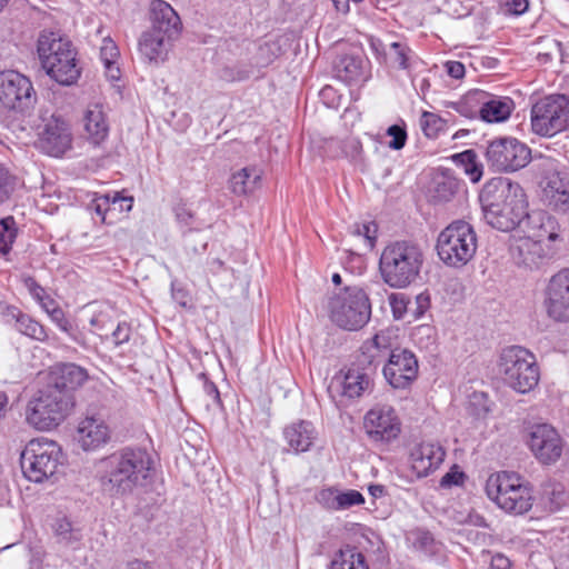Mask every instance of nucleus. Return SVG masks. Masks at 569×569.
I'll use <instances>...</instances> for the list:
<instances>
[{
  "label": "nucleus",
  "instance_id": "58",
  "mask_svg": "<svg viewBox=\"0 0 569 569\" xmlns=\"http://www.w3.org/2000/svg\"><path fill=\"white\" fill-rule=\"evenodd\" d=\"M447 72L455 79H461L465 76V66L459 61L447 62Z\"/></svg>",
  "mask_w": 569,
  "mask_h": 569
},
{
  "label": "nucleus",
  "instance_id": "64",
  "mask_svg": "<svg viewBox=\"0 0 569 569\" xmlns=\"http://www.w3.org/2000/svg\"><path fill=\"white\" fill-rule=\"evenodd\" d=\"M90 325L92 327L98 328L99 330H102L104 328L103 315L99 313V315L93 316L90 319Z\"/></svg>",
  "mask_w": 569,
  "mask_h": 569
},
{
  "label": "nucleus",
  "instance_id": "45",
  "mask_svg": "<svg viewBox=\"0 0 569 569\" xmlns=\"http://www.w3.org/2000/svg\"><path fill=\"white\" fill-rule=\"evenodd\" d=\"M351 232L355 236L362 237L366 246L371 248L377 238V224L375 222L355 224Z\"/></svg>",
  "mask_w": 569,
  "mask_h": 569
},
{
  "label": "nucleus",
  "instance_id": "7",
  "mask_svg": "<svg viewBox=\"0 0 569 569\" xmlns=\"http://www.w3.org/2000/svg\"><path fill=\"white\" fill-rule=\"evenodd\" d=\"M486 492L490 500L509 513L523 515L532 507L530 488L512 472L491 475L486 483Z\"/></svg>",
  "mask_w": 569,
  "mask_h": 569
},
{
  "label": "nucleus",
  "instance_id": "3",
  "mask_svg": "<svg viewBox=\"0 0 569 569\" xmlns=\"http://www.w3.org/2000/svg\"><path fill=\"white\" fill-rule=\"evenodd\" d=\"M423 262L425 253L418 243L398 240L382 250L379 270L386 284L395 289H403L419 278Z\"/></svg>",
  "mask_w": 569,
  "mask_h": 569
},
{
  "label": "nucleus",
  "instance_id": "62",
  "mask_svg": "<svg viewBox=\"0 0 569 569\" xmlns=\"http://www.w3.org/2000/svg\"><path fill=\"white\" fill-rule=\"evenodd\" d=\"M39 305L48 315L51 313L52 310L59 308V305L50 296H47L44 300Z\"/></svg>",
  "mask_w": 569,
  "mask_h": 569
},
{
  "label": "nucleus",
  "instance_id": "46",
  "mask_svg": "<svg viewBox=\"0 0 569 569\" xmlns=\"http://www.w3.org/2000/svg\"><path fill=\"white\" fill-rule=\"evenodd\" d=\"M365 502L363 496L353 489L347 491H339L338 507L339 510H346L353 506H358Z\"/></svg>",
  "mask_w": 569,
  "mask_h": 569
},
{
  "label": "nucleus",
  "instance_id": "39",
  "mask_svg": "<svg viewBox=\"0 0 569 569\" xmlns=\"http://www.w3.org/2000/svg\"><path fill=\"white\" fill-rule=\"evenodd\" d=\"M16 328L22 335L34 340L44 341L47 339L44 327L27 315L21 313L17 317Z\"/></svg>",
  "mask_w": 569,
  "mask_h": 569
},
{
  "label": "nucleus",
  "instance_id": "41",
  "mask_svg": "<svg viewBox=\"0 0 569 569\" xmlns=\"http://www.w3.org/2000/svg\"><path fill=\"white\" fill-rule=\"evenodd\" d=\"M16 222L12 217L0 221V253L7 254L17 237Z\"/></svg>",
  "mask_w": 569,
  "mask_h": 569
},
{
  "label": "nucleus",
  "instance_id": "50",
  "mask_svg": "<svg viewBox=\"0 0 569 569\" xmlns=\"http://www.w3.org/2000/svg\"><path fill=\"white\" fill-rule=\"evenodd\" d=\"M387 136L391 137V140L388 142L390 149L400 150L405 147L407 132L402 127L398 124L390 126L387 129Z\"/></svg>",
  "mask_w": 569,
  "mask_h": 569
},
{
  "label": "nucleus",
  "instance_id": "33",
  "mask_svg": "<svg viewBox=\"0 0 569 569\" xmlns=\"http://www.w3.org/2000/svg\"><path fill=\"white\" fill-rule=\"evenodd\" d=\"M261 184V170L256 167H246L234 172L229 180V188L236 196H246L254 192Z\"/></svg>",
  "mask_w": 569,
  "mask_h": 569
},
{
  "label": "nucleus",
  "instance_id": "38",
  "mask_svg": "<svg viewBox=\"0 0 569 569\" xmlns=\"http://www.w3.org/2000/svg\"><path fill=\"white\" fill-rule=\"evenodd\" d=\"M393 335L391 330H381L376 333L370 340H367L363 343V350L368 351H379L386 358L389 357L390 352L395 350L393 348Z\"/></svg>",
  "mask_w": 569,
  "mask_h": 569
},
{
  "label": "nucleus",
  "instance_id": "34",
  "mask_svg": "<svg viewBox=\"0 0 569 569\" xmlns=\"http://www.w3.org/2000/svg\"><path fill=\"white\" fill-rule=\"evenodd\" d=\"M51 529L58 543L71 549L80 547L83 538L82 531L80 528L74 527L66 516L54 518L51 522Z\"/></svg>",
  "mask_w": 569,
  "mask_h": 569
},
{
  "label": "nucleus",
  "instance_id": "60",
  "mask_svg": "<svg viewBox=\"0 0 569 569\" xmlns=\"http://www.w3.org/2000/svg\"><path fill=\"white\" fill-rule=\"evenodd\" d=\"M417 308L413 311L416 317L422 316L429 307V297L425 293H420L416 297Z\"/></svg>",
  "mask_w": 569,
  "mask_h": 569
},
{
  "label": "nucleus",
  "instance_id": "51",
  "mask_svg": "<svg viewBox=\"0 0 569 569\" xmlns=\"http://www.w3.org/2000/svg\"><path fill=\"white\" fill-rule=\"evenodd\" d=\"M48 316L50 317L51 321L53 323H56L61 331L68 333L76 341H78L77 338L73 337V335L71 332L72 326H71L70 321L67 319L64 311L60 307L56 310H52V312L49 313Z\"/></svg>",
  "mask_w": 569,
  "mask_h": 569
},
{
  "label": "nucleus",
  "instance_id": "6",
  "mask_svg": "<svg viewBox=\"0 0 569 569\" xmlns=\"http://www.w3.org/2000/svg\"><path fill=\"white\" fill-rule=\"evenodd\" d=\"M498 366L506 385L517 392H529L539 382L540 373L536 357L523 347L505 348Z\"/></svg>",
  "mask_w": 569,
  "mask_h": 569
},
{
  "label": "nucleus",
  "instance_id": "32",
  "mask_svg": "<svg viewBox=\"0 0 569 569\" xmlns=\"http://www.w3.org/2000/svg\"><path fill=\"white\" fill-rule=\"evenodd\" d=\"M371 48L378 53H383L392 67L410 71L413 62V51L403 42H391L388 48L380 41H372Z\"/></svg>",
  "mask_w": 569,
  "mask_h": 569
},
{
  "label": "nucleus",
  "instance_id": "49",
  "mask_svg": "<svg viewBox=\"0 0 569 569\" xmlns=\"http://www.w3.org/2000/svg\"><path fill=\"white\" fill-rule=\"evenodd\" d=\"M482 558L485 562H488L489 569H510L511 560L501 552H491L486 551L482 553Z\"/></svg>",
  "mask_w": 569,
  "mask_h": 569
},
{
  "label": "nucleus",
  "instance_id": "27",
  "mask_svg": "<svg viewBox=\"0 0 569 569\" xmlns=\"http://www.w3.org/2000/svg\"><path fill=\"white\" fill-rule=\"evenodd\" d=\"M87 378V371L80 366L63 363L51 371L48 386L57 388L68 396H73V391L81 387Z\"/></svg>",
  "mask_w": 569,
  "mask_h": 569
},
{
  "label": "nucleus",
  "instance_id": "8",
  "mask_svg": "<svg viewBox=\"0 0 569 569\" xmlns=\"http://www.w3.org/2000/svg\"><path fill=\"white\" fill-rule=\"evenodd\" d=\"M60 446L46 437L30 440L21 453V468L27 479L43 482L56 475L61 462Z\"/></svg>",
  "mask_w": 569,
  "mask_h": 569
},
{
  "label": "nucleus",
  "instance_id": "17",
  "mask_svg": "<svg viewBox=\"0 0 569 569\" xmlns=\"http://www.w3.org/2000/svg\"><path fill=\"white\" fill-rule=\"evenodd\" d=\"M72 146L71 127L60 116L51 114L44 119L42 129L39 131V147L49 156L61 157Z\"/></svg>",
  "mask_w": 569,
  "mask_h": 569
},
{
  "label": "nucleus",
  "instance_id": "55",
  "mask_svg": "<svg viewBox=\"0 0 569 569\" xmlns=\"http://www.w3.org/2000/svg\"><path fill=\"white\" fill-rule=\"evenodd\" d=\"M463 480V472L459 471L457 468H452L449 472H447L440 480V487L450 488L452 486H458Z\"/></svg>",
  "mask_w": 569,
  "mask_h": 569
},
{
  "label": "nucleus",
  "instance_id": "30",
  "mask_svg": "<svg viewBox=\"0 0 569 569\" xmlns=\"http://www.w3.org/2000/svg\"><path fill=\"white\" fill-rule=\"evenodd\" d=\"M150 30H157L171 36L180 31V18L173 8L163 0H152L150 3Z\"/></svg>",
  "mask_w": 569,
  "mask_h": 569
},
{
  "label": "nucleus",
  "instance_id": "12",
  "mask_svg": "<svg viewBox=\"0 0 569 569\" xmlns=\"http://www.w3.org/2000/svg\"><path fill=\"white\" fill-rule=\"evenodd\" d=\"M36 100V91L29 78L13 70L0 72V110L23 112Z\"/></svg>",
  "mask_w": 569,
  "mask_h": 569
},
{
  "label": "nucleus",
  "instance_id": "9",
  "mask_svg": "<svg viewBox=\"0 0 569 569\" xmlns=\"http://www.w3.org/2000/svg\"><path fill=\"white\" fill-rule=\"evenodd\" d=\"M331 320L347 330H358L370 319L371 305L362 288L348 287L328 302Z\"/></svg>",
  "mask_w": 569,
  "mask_h": 569
},
{
  "label": "nucleus",
  "instance_id": "21",
  "mask_svg": "<svg viewBox=\"0 0 569 569\" xmlns=\"http://www.w3.org/2000/svg\"><path fill=\"white\" fill-rule=\"evenodd\" d=\"M83 138L94 148L101 147L109 137L110 123L99 103L89 104L82 117Z\"/></svg>",
  "mask_w": 569,
  "mask_h": 569
},
{
  "label": "nucleus",
  "instance_id": "36",
  "mask_svg": "<svg viewBox=\"0 0 569 569\" xmlns=\"http://www.w3.org/2000/svg\"><path fill=\"white\" fill-rule=\"evenodd\" d=\"M329 569H369L366 557L356 548L347 547L335 555Z\"/></svg>",
  "mask_w": 569,
  "mask_h": 569
},
{
  "label": "nucleus",
  "instance_id": "37",
  "mask_svg": "<svg viewBox=\"0 0 569 569\" xmlns=\"http://www.w3.org/2000/svg\"><path fill=\"white\" fill-rule=\"evenodd\" d=\"M453 161L460 166L469 179L476 183L482 177V166L477 161V153L473 150H465L452 157Z\"/></svg>",
  "mask_w": 569,
  "mask_h": 569
},
{
  "label": "nucleus",
  "instance_id": "31",
  "mask_svg": "<svg viewBox=\"0 0 569 569\" xmlns=\"http://www.w3.org/2000/svg\"><path fill=\"white\" fill-rule=\"evenodd\" d=\"M100 40V59L106 68V74L110 80L120 78V69L117 66L119 50L109 32L103 27H99L93 36L92 41Z\"/></svg>",
  "mask_w": 569,
  "mask_h": 569
},
{
  "label": "nucleus",
  "instance_id": "15",
  "mask_svg": "<svg viewBox=\"0 0 569 569\" xmlns=\"http://www.w3.org/2000/svg\"><path fill=\"white\" fill-rule=\"evenodd\" d=\"M528 443L535 458L546 466L553 465L561 458L565 446L562 437L548 423L532 427Z\"/></svg>",
  "mask_w": 569,
  "mask_h": 569
},
{
  "label": "nucleus",
  "instance_id": "14",
  "mask_svg": "<svg viewBox=\"0 0 569 569\" xmlns=\"http://www.w3.org/2000/svg\"><path fill=\"white\" fill-rule=\"evenodd\" d=\"M419 365L416 355L408 350L396 348L389 355L383 366V376L395 389H407L417 379Z\"/></svg>",
  "mask_w": 569,
  "mask_h": 569
},
{
  "label": "nucleus",
  "instance_id": "25",
  "mask_svg": "<svg viewBox=\"0 0 569 569\" xmlns=\"http://www.w3.org/2000/svg\"><path fill=\"white\" fill-rule=\"evenodd\" d=\"M542 196L549 207L559 212H569V178L557 171L548 172L542 182Z\"/></svg>",
  "mask_w": 569,
  "mask_h": 569
},
{
  "label": "nucleus",
  "instance_id": "1",
  "mask_svg": "<svg viewBox=\"0 0 569 569\" xmlns=\"http://www.w3.org/2000/svg\"><path fill=\"white\" fill-rule=\"evenodd\" d=\"M153 465L146 449L126 447L99 461L98 482L109 497L122 498L150 483Z\"/></svg>",
  "mask_w": 569,
  "mask_h": 569
},
{
  "label": "nucleus",
  "instance_id": "57",
  "mask_svg": "<svg viewBox=\"0 0 569 569\" xmlns=\"http://www.w3.org/2000/svg\"><path fill=\"white\" fill-rule=\"evenodd\" d=\"M362 353V363H367L368 366H377L381 360L385 359L383 355L379 351H368L363 350V346L361 347Z\"/></svg>",
  "mask_w": 569,
  "mask_h": 569
},
{
  "label": "nucleus",
  "instance_id": "56",
  "mask_svg": "<svg viewBox=\"0 0 569 569\" xmlns=\"http://www.w3.org/2000/svg\"><path fill=\"white\" fill-rule=\"evenodd\" d=\"M130 327L128 323L122 322L117 326V328L112 331V339L116 346H120L124 342H128L130 339Z\"/></svg>",
  "mask_w": 569,
  "mask_h": 569
},
{
  "label": "nucleus",
  "instance_id": "52",
  "mask_svg": "<svg viewBox=\"0 0 569 569\" xmlns=\"http://www.w3.org/2000/svg\"><path fill=\"white\" fill-rule=\"evenodd\" d=\"M338 498L339 490L332 488L321 490L318 496L319 502L330 510H339Z\"/></svg>",
  "mask_w": 569,
  "mask_h": 569
},
{
  "label": "nucleus",
  "instance_id": "16",
  "mask_svg": "<svg viewBox=\"0 0 569 569\" xmlns=\"http://www.w3.org/2000/svg\"><path fill=\"white\" fill-rule=\"evenodd\" d=\"M365 429L372 441L389 443L400 435L401 422L391 406L380 405L366 413Z\"/></svg>",
  "mask_w": 569,
  "mask_h": 569
},
{
  "label": "nucleus",
  "instance_id": "53",
  "mask_svg": "<svg viewBox=\"0 0 569 569\" xmlns=\"http://www.w3.org/2000/svg\"><path fill=\"white\" fill-rule=\"evenodd\" d=\"M502 7L505 8L506 13L520 16L528 10L529 1L528 0H502Z\"/></svg>",
  "mask_w": 569,
  "mask_h": 569
},
{
  "label": "nucleus",
  "instance_id": "5",
  "mask_svg": "<svg viewBox=\"0 0 569 569\" xmlns=\"http://www.w3.org/2000/svg\"><path fill=\"white\" fill-rule=\"evenodd\" d=\"M478 242L472 226L463 220L448 224L437 238L439 259L448 267L462 268L475 257Z\"/></svg>",
  "mask_w": 569,
  "mask_h": 569
},
{
  "label": "nucleus",
  "instance_id": "26",
  "mask_svg": "<svg viewBox=\"0 0 569 569\" xmlns=\"http://www.w3.org/2000/svg\"><path fill=\"white\" fill-rule=\"evenodd\" d=\"M47 74L62 86L73 84L80 77L81 69L78 66L77 51L74 47L67 50L63 56L58 57L43 67Z\"/></svg>",
  "mask_w": 569,
  "mask_h": 569
},
{
  "label": "nucleus",
  "instance_id": "13",
  "mask_svg": "<svg viewBox=\"0 0 569 569\" xmlns=\"http://www.w3.org/2000/svg\"><path fill=\"white\" fill-rule=\"evenodd\" d=\"M510 98H489L483 91L470 92L462 102L457 103L456 110L465 117H473L477 112L486 122H502L512 111Z\"/></svg>",
  "mask_w": 569,
  "mask_h": 569
},
{
  "label": "nucleus",
  "instance_id": "19",
  "mask_svg": "<svg viewBox=\"0 0 569 569\" xmlns=\"http://www.w3.org/2000/svg\"><path fill=\"white\" fill-rule=\"evenodd\" d=\"M521 226L527 240L522 241L518 247L520 252L529 246L530 241H532L533 244H538L545 240L555 241L559 238L560 227L557 220L543 211L528 212Z\"/></svg>",
  "mask_w": 569,
  "mask_h": 569
},
{
  "label": "nucleus",
  "instance_id": "35",
  "mask_svg": "<svg viewBox=\"0 0 569 569\" xmlns=\"http://www.w3.org/2000/svg\"><path fill=\"white\" fill-rule=\"evenodd\" d=\"M118 202H127V207L121 206V210L130 211L132 209L133 198L122 197L119 192H114L112 197L110 194L98 196L91 201L89 209L100 218L101 222L107 223V216L111 211L117 210Z\"/></svg>",
  "mask_w": 569,
  "mask_h": 569
},
{
  "label": "nucleus",
  "instance_id": "2",
  "mask_svg": "<svg viewBox=\"0 0 569 569\" xmlns=\"http://www.w3.org/2000/svg\"><path fill=\"white\" fill-rule=\"evenodd\" d=\"M487 222L501 231L520 227L528 216V201L522 187L505 178L492 179L480 192Z\"/></svg>",
  "mask_w": 569,
  "mask_h": 569
},
{
  "label": "nucleus",
  "instance_id": "54",
  "mask_svg": "<svg viewBox=\"0 0 569 569\" xmlns=\"http://www.w3.org/2000/svg\"><path fill=\"white\" fill-rule=\"evenodd\" d=\"M23 283L32 298L39 303L48 296L46 290L32 277H26Z\"/></svg>",
  "mask_w": 569,
  "mask_h": 569
},
{
  "label": "nucleus",
  "instance_id": "43",
  "mask_svg": "<svg viewBox=\"0 0 569 569\" xmlns=\"http://www.w3.org/2000/svg\"><path fill=\"white\" fill-rule=\"evenodd\" d=\"M443 124L445 123L440 117L428 111H425L420 119L421 129L428 138H437L438 133L442 130Z\"/></svg>",
  "mask_w": 569,
  "mask_h": 569
},
{
  "label": "nucleus",
  "instance_id": "47",
  "mask_svg": "<svg viewBox=\"0 0 569 569\" xmlns=\"http://www.w3.org/2000/svg\"><path fill=\"white\" fill-rule=\"evenodd\" d=\"M14 189V178L0 164V203L7 201Z\"/></svg>",
  "mask_w": 569,
  "mask_h": 569
},
{
  "label": "nucleus",
  "instance_id": "48",
  "mask_svg": "<svg viewBox=\"0 0 569 569\" xmlns=\"http://www.w3.org/2000/svg\"><path fill=\"white\" fill-rule=\"evenodd\" d=\"M342 152L353 162H359L362 160V144L357 138H347L342 142Z\"/></svg>",
  "mask_w": 569,
  "mask_h": 569
},
{
  "label": "nucleus",
  "instance_id": "42",
  "mask_svg": "<svg viewBox=\"0 0 569 569\" xmlns=\"http://www.w3.org/2000/svg\"><path fill=\"white\" fill-rule=\"evenodd\" d=\"M337 71L345 81H355L361 73L360 63L352 57H343L337 66Z\"/></svg>",
  "mask_w": 569,
  "mask_h": 569
},
{
  "label": "nucleus",
  "instance_id": "10",
  "mask_svg": "<svg viewBox=\"0 0 569 569\" xmlns=\"http://www.w3.org/2000/svg\"><path fill=\"white\" fill-rule=\"evenodd\" d=\"M531 128L540 136L552 137L569 129V98L563 94L549 96L531 109Z\"/></svg>",
  "mask_w": 569,
  "mask_h": 569
},
{
  "label": "nucleus",
  "instance_id": "40",
  "mask_svg": "<svg viewBox=\"0 0 569 569\" xmlns=\"http://www.w3.org/2000/svg\"><path fill=\"white\" fill-rule=\"evenodd\" d=\"M459 183L450 177H440L435 180L432 198L439 202H447L453 198L458 190Z\"/></svg>",
  "mask_w": 569,
  "mask_h": 569
},
{
  "label": "nucleus",
  "instance_id": "22",
  "mask_svg": "<svg viewBox=\"0 0 569 569\" xmlns=\"http://www.w3.org/2000/svg\"><path fill=\"white\" fill-rule=\"evenodd\" d=\"M443 448L433 442H421L410 450V466L417 477H426L443 462Z\"/></svg>",
  "mask_w": 569,
  "mask_h": 569
},
{
  "label": "nucleus",
  "instance_id": "23",
  "mask_svg": "<svg viewBox=\"0 0 569 569\" xmlns=\"http://www.w3.org/2000/svg\"><path fill=\"white\" fill-rule=\"evenodd\" d=\"M111 431L104 420L96 417H86L77 428V440L86 451L97 450L109 442Z\"/></svg>",
  "mask_w": 569,
  "mask_h": 569
},
{
  "label": "nucleus",
  "instance_id": "20",
  "mask_svg": "<svg viewBox=\"0 0 569 569\" xmlns=\"http://www.w3.org/2000/svg\"><path fill=\"white\" fill-rule=\"evenodd\" d=\"M371 386L372 380L367 372L358 368H349L332 378L329 390L347 399H356L370 390Z\"/></svg>",
  "mask_w": 569,
  "mask_h": 569
},
{
  "label": "nucleus",
  "instance_id": "63",
  "mask_svg": "<svg viewBox=\"0 0 569 569\" xmlns=\"http://www.w3.org/2000/svg\"><path fill=\"white\" fill-rule=\"evenodd\" d=\"M415 336H426L428 339L433 337V329L429 326H421L417 328Z\"/></svg>",
  "mask_w": 569,
  "mask_h": 569
},
{
  "label": "nucleus",
  "instance_id": "24",
  "mask_svg": "<svg viewBox=\"0 0 569 569\" xmlns=\"http://www.w3.org/2000/svg\"><path fill=\"white\" fill-rule=\"evenodd\" d=\"M174 38L176 36L149 29L139 39V52L149 63L160 64L167 60Z\"/></svg>",
  "mask_w": 569,
  "mask_h": 569
},
{
  "label": "nucleus",
  "instance_id": "4",
  "mask_svg": "<svg viewBox=\"0 0 569 569\" xmlns=\"http://www.w3.org/2000/svg\"><path fill=\"white\" fill-rule=\"evenodd\" d=\"M73 407V396L47 385L28 401L26 421L37 430L50 431L68 418Z\"/></svg>",
  "mask_w": 569,
  "mask_h": 569
},
{
  "label": "nucleus",
  "instance_id": "61",
  "mask_svg": "<svg viewBox=\"0 0 569 569\" xmlns=\"http://www.w3.org/2000/svg\"><path fill=\"white\" fill-rule=\"evenodd\" d=\"M201 377L204 379V383H203V390L204 392L211 397L213 399V401L216 402H219L220 400V396H219V391L216 387V385L213 382H210L208 381L206 378H204V375H201Z\"/></svg>",
  "mask_w": 569,
  "mask_h": 569
},
{
  "label": "nucleus",
  "instance_id": "29",
  "mask_svg": "<svg viewBox=\"0 0 569 569\" xmlns=\"http://www.w3.org/2000/svg\"><path fill=\"white\" fill-rule=\"evenodd\" d=\"M71 41L58 31L43 30L37 41V52L42 68L72 49Z\"/></svg>",
  "mask_w": 569,
  "mask_h": 569
},
{
  "label": "nucleus",
  "instance_id": "18",
  "mask_svg": "<svg viewBox=\"0 0 569 569\" xmlns=\"http://www.w3.org/2000/svg\"><path fill=\"white\" fill-rule=\"evenodd\" d=\"M545 309L555 321H569V268L553 274L546 288Z\"/></svg>",
  "mask_w": 569,
  "mask_h": 569
},
{
  "label": "nucleus",
  "instance_id": "44",
  "mask_svg": "<svg viewBox=\"0 0 569 569\" xmlns=\"http://www.w3.org/2000/svg\"><path fill=\"white\" fill-rule=\"evenodd\" d=\"M388 300L395 319H402L410 303L409 297L402 292H393Z\"/></svg>",
  "mask_w": 569,
  "mask_h": 569
},
{
  "label": "nucleus",
  "instance_id": "59",
  "mask_svg": "<svg viewBox=\"0 0 569 569\" xmlns=\"http://www.w3.org/2000/svg\"><path fill=\"white\" fill-rule=\"evenodd\" d=\"M176 219L181 226H189L193 219V214L189 209L178 207L176 209Z\"/></svg>",
  "mask_w": 569,
  "mask_h": 569
},
{
  "label": "nucleus",
  "instance_id": "28",
  "mask_svg": "<svg viewBox=\"0 0 569 569\" xmlns=\"http://www.w3.org/2000/svg\"><path fill=\"white\" fill-rule=\"evenodd\" d=\"M283 438L289 449L296 455L307 452L318 438L316 427L306 420L293 422L283 429Z\"/></svg>",
  "mask_w": 569,
  "mask_h": 569
},
{
  "label": "nucleus",
  "instance_id": "11",
  "mask_svg": "<svg viewBox=\"0 0 569 569\" xmlns=\"http://www.w3.org/2000/svg\"><path fill=\"white\" fill-rule=\"evenodd\" d=\"M486 159L495 171L512 172L529 163L531 151L515 138H498L489 142Z\"/></svg>",
  "mask_w": 569,
  "mask_h": 569
}]
</instances>
